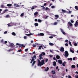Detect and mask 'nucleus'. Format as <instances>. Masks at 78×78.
Instances as JSON below:
<instances>
[{"label":"nucleus","instance_id":"f8f14e48","mask_svg":"<svg viewBox=\"0 0 78 78\" xmlns=\"http://www.w3.org/2000/svg\"><path fill=\"white\" fill-rule=\"evenodd\" d=\"M33 34H31V33H30L29 34H26V36H31V35H33Z\"/></svg>","mask_w":78,"mask_h":78},{"label":"nucleus","instance_id":"4468645a","mask_svg":"<svg viewBox=\"0 0 78 78\" xmlns=\"http://www.w3.org/2000/svg\"><path fill=\"white\" fill-rule=\"evenodd\" d=\"M68 23V24H69V26H70V27H72V26L73 25V24H72V23H71L70 22H69Z\"/></svg>","mask_w":78,"mask_h":78},{"label":"nucleus","instance_id":"ea45409f","mask_svg":"<svg viewBox=\"0 0 78 78\" xmlns=\"http://www.w3.org/2000/svg\"><path fill=\"white\" fill-rule=\"evenodd\" d=\"M58 23L56 22H55L54 23V25H57V24Z\"/></svg>","mask_w":78,"mask_h":78},{"label":"nucleus","instance_id":"9b49d317","mask_svg":"<svg viewBox=\"0 0 78 78\" xmlns=\"http://www.w3.org/2000/svg\"><path fill=\"white\" fill-rule=\"evenodd\" d=\"M58 62L59 64H62V61L61 60H58Z\"/></svg>","mask_w":78,"mask_h":78},{"label":"nucleus","instance_id":"5fc2aeb1","mask_svg":"<svg viewBox=\"0 0 78 78\" xmlns=\"http://www.w3.org/2000/svg\"><path fill=\"white\" fill-rule=\"evenodd\" d=\"M1 42H2L3 44V42H3V39L1 41Z\"/></svg>","mask_w":78,"mask_h":78},{"label":"nucleus","instance_id":"6e6d98bb","mask_svg":"<svg viewBox=\"0 0 78 78\" xmlns=\"http://www.w3.org/2000/svg\"><path fill=\"white\" fill-rule=\"evenodd\" d=\"M51 8H55V6L53 5L51 7Z\"/></svg>","mask_w":78,"mask_h":78},{"label":"nucleus","instance_id":"de8ad7c7","mask_svg":"<svg viewBox=\"0 0 78 78\" xmlns=\"http://www.w3.org/2000/svg\"><path fill=\"white\" fill-rule=\"evenodd\" d=\"M35 9V8H34V7H32L31 9H32V10H33V9Z\"/></svg>","mask_w":78,"mask_h":78},{"label":"nucleus","instance_id":"c85d7f7f","mask_svg":"<svg viewBox=\"0 0 78 78\" xmlns=\"http://www.w3.org/2000/svg\"><path fill=\"white\" fill-rule=\"evenodd\" d=\"M70 51H71V52H72V53H74V51H73V50H72L71 49H70Z\"/></svg>","mask_w":78,"mask_h":78},{"label":"nucleus","instance_id":"dca6fc26","mask_svg":"<svg viewBox=\"0 0 78 78\" xmlns=\"http://www.w3.org/2000/svg\"><path fill=\"white\" fill-rule=\"evenodd\" d=\"M56 58H57V59H59L60 58V56L58 55H57L56 56Z\"/></svg>","mask_w":78,"mask_h":78},{"label":"nucleus","instance_id":"69168bd1","mask_svg":"<svg viewBox=\"0 0 78 78\" xmlns=\"http://www.w3.org/2000/svg\"><path fill=\"white\" fill-rule=\"evenodd\" d=\"M42 9H43L44 10L45 9V7H42Z\"/></svg>","mask_w":78,"mask_h":78},{"label":"nucleus","instance_id":"cd10ccee","mask_svg":"<svg viewBox=\"0 0 78 78\" xmlns=\"http://www.w3.org/2000/svg\"><path fill=\"white\" fill-rule=\"evenodd\" d=\"M42 46H40L38 48V50H41V48H42Z\"/></svg>","mask_w":78,"mask_h":78},{"label":"nucleus","instance_id":"338daca9","mask_svg":"<svg viewBox=\"0 0 78 78\" xmlns=\"http://www.w3.org/2000/svg\"><path fill=\"white\" fill-rule=\"evenodd\" d=\"M53 59L54 60H56V58L55 57H54Z\"/></svg>","mask_w":78,"mask_h":78},{"label":"nucleus","instance_id":"4c0bfd02","mask_svg":"<svg viewBox=\"0 0 78 78\" xmlns=\"http://www.w3.org/2000/svg\"><path fill=\"white\" fill-rule=\"evenodd\" d=\"M41 54H42V55H45V52H42V53H41Z\"/></svg>","mask_w":78,"mask_h":78},{"label":"nucleus","instance_id":"423d86ee","mask_svg":"<svg viewBox=\"0 0 78 78\" xmlns=\"http://www.w3.org/2000/svg\"><path fill=\"white\" fill-rule=\"evenodd\" d=\"M42 56H44L43 55H42V54H41L40 55H39V57H40L39 58V59L40 60H41V59H43V58Z\"/></svg>","mask_w":78,"mask_h":78},{"label":"nucleus","instance_id":"bf43d9fd","mask_svg":"<svg viewBox=\"0 0 78 78\" xmlns=\"http://www.w3.org/2000/svg\"><path fill=\"white\" fill-rule=\"evenodd\" d=\"M68 78H72V77L70 75L68 76Z\"/></svg>","mask_w":78,"mask_h":78},{"label":"nucleus","instance_id":"49530a36","mask_svg":"<svg viewBox=\"0 0 78 78\" xmlns=\"http://www.w3.org/2000/svg\"><path fill=\"white\" fill-rule=\"evenodd\" d=\"M53 37V36H50L49 37V38H50V39H52Z\"/></svg>","mask_w":78,"mask_h":78},{"label":"nucleus","instance_id":"c756f323","mask_svg":"<svg viewBox=\"0 0 78 78\" xmlns=\"http://www.w3.org/2000/svg\"><path fill=\"white\" fill-rule=\"evenodd\" d=\"M8 11V9H5L4 11H3L4 13H5V12H6V11Z\"/></svg>","mask_w":78,"mask_h":78},{"label":"nucleus","instance_id":"412c9836","mask_svg":"<svg viewBox=\"0 0 78 78\" xmlns=\"http://www.w3.org/2000/svg\"><path fill=\"white\" fill-rule=\"evenodd\" d=\"M76 66L75 65H73L71 66V68H75Z\"/></svg>","mask_w":78,"mask_h":78},{"label":"nucleus","instance_id":"c9c22d12","mask_svg":"<svg viewBox=\"0 0 78 78\" xmlns=\"http://www.w3.org/2000/svg\"><path fill=\"white\" fill-rule=\"evenodd\" d=\"M12 34L13 35V36H16V33L14 32H12Z\"/></svg>","mask_w":78,"mask_h":78},{"label":"nucleus","instance_id":"b1692460","mask_svg":"<svg viewBox=\"0 0 78 78\" xmlns=\"http://www.w3.org/2000/svg\"><path fill=\"white\" fill-rule=\"evenodd\" d=\"M34 25L35 26H36V27H37V26L39 25V24H38V23H34Z\"/></svg>","mask_w":78,"mask_h":78},{"label":"nucleus","instance_id":"72a5a7b5","mask_svg":"<svg viewBox=\"0 0 78 78\" xmlns=\"http://www.w3.org/2000/svg\"><path fill=\"white\" fill-rule=\"evenodd\" d=\"M55 17H56V18H58V17H59V16H58V15H55Z\"/></svg>","mask_w":78,"mask_h":78},{"label":"nucleus","instance_id":"680f3d73","mask_svg":"<svg viewBox=\"0 0 78 78\" xmlns=\"http://www.w3.org/2000/svg\"><path fill=\"white\" fill-rule=\"evenodd\" d=\"M46 33H47V34H48L50 32H48V31H47L46 32Z\"/></svg>","mask_w":78,"mask_h":78},{"label":"nucleus","instance_id":"393cba45","mask_svg":"<svg viewBox=\"0 0 78 78\" xmlns=\"http://www.w3.org/2000/svg\"><path fill=\"white\" fill-rule=\"evenodd\" d=\"M13 50V49H10L9 50H7V51L8 52H9V51H12Z\"/></svg>","mask_w":78,"mask_h":78},{"label":"nucleus","instance_id":"0e129e2a","mask_svg":"<svg viewBox=\"0 0 78 78\" xmlns=\"http://www.w3.org/2000/svg\"><path fill=\"white\" fill-rule=\"evenodd\" d=\"M34 8H37V6H36V5L34 6Z\"/></svg>","mask_w":78,"mask_h":78},{"label":"nucleus","instance_id":"473e14b6","mask_svg":"<svg viewBox=\"0 0 78 78\" xmlns=\"http://www.w3.org/2000/svg\"><path fill=\"white\" fill-rule=\"evenodd\" d=\"M69 44L70 45V46H72V43H71V42L70 41H69Z\"/></svg>","mask_w":78,"mask_h":78},{"label":"nucleus","instance_id":"6e6552de","mask_svg":"<svg viewBox=\"0 0 78 78\" xmlns=\"http://www.w3.org/2000/svg\"><path fill=\"white\" fill-rule=\"evenodd\" d=\"M60 30L61 31V32H62V33H63V34H64V35H66V33L64 32V30L62 29H60Z\"/></svg>","mask_w":78,"mask_h":78},{"label":"nucleus","instance_id":"5701e85b","mask_svg":"<svg viewBox=\"0 0 78 78\" xmlns=\"http://www.w3.org/2000/svg\"><path fill=\"white\" fill-rule=\"evenodd\" d=\"M1 8H6V7H5V5H1Z\"/></svg>","mask_w":78,"mask_h":78},{"label":"nucleus","instance_id":"bb28decb","mask_svg":"<svg viewBox=\"0 0 78 78\" xmlns=\"http://www.w3.org/2000/svg\"><path fill=\"white\" fill-rule=\"evenodd\" d=\"M23 16H24V13H22L21 14L20 16L21 17H23Z\"/></svg>","mask_w":78,"mask_h":78},{"label":"nucleus","instance_id":"4d7b16f0","mask_svg":"<svg viewBox=\"0 0 78 78\" xmlns=\"http://www.w3.org/2000/svg\"><path fill=\"white\" fill-rule=\"evenodd\" d=\"M71 23H73L74 22V21L73 20H71Z\"/></svg>","mask_w":78,"mask_h":78},{"label":"nucleus","instance_id":"f3484780","mask_svg":"<svg viewBox=\"0 0 78 78\" xmlns=\"http://www.w3.org/2000/svg\"><path fill=\"white\" fill-rule=\"evenodd\" d=\"M51 73H52V74H55V73H56V72H55V71H54V70H53L51 71Z\"/></svg>","mask_w":78,"mask_h":78},{"label":"nucleus","instance_id":"09e8293b","mask_svg":"<svg viewBox=\"0 0 78 78\" xmlns=\"http://www.w3.org/2000/svg\"><path fill=\"white\" fill-rule=\"evenodd\" d=\"M48 9H49L48 7H46L45 8V10H48Z\"/></svg>","mask_w":78,"mask_h":78},{"label":"nucleus","instance_id":"f704fd0d","mask_svg":"<svg viewBox=\"0 0 78 78\" xmlns=\"http://www.w3.org/2000/svg\"><path fill=\"white\" fill-rule=\"evenodd\" d=\"M75 8L77 10H78V6H75Z\"/></svg>","mask_w":78,"mask_h":78},{"label":"nucleus","instance_id":"a211bd4d","mask_svg":"<svg viewBox=\"0 0 78 78\" xmlns=\"http://www.w3.org/2000/svg\"><path fill=\"white\" fill-rule=\"evenodd\" d=\"M47 69H45L44 70V71H45V72H47V71H48V70H49V68H48V67H47Z\"/></svg>","mask_w":78,"mask_h":78},{"label":"nucleus","instance_id":"1a4fd4ad","mask_svg":"<svg viewBox=\"0 0 78 78\" xmlns=\"http://www.w3.org/2000/svg\"><path fill=\"white\" fill-rule=\"evenodd\" d=\"M9 24L11 25V26H13V25H16V23L11 22L9 23Z\"/></svg>","mask_w":78,"mask_h":78},{"label":"nucleus","instance_id":"3c124183","mask_svg":"<svg viewBox=\"0 0 78 78\" xmlns=\"http://www.w3.org/2000/svg\"><path fill=\"white\" fill-rule=\"evenodd\" d=\"M62 65L63 66V67H65V64H64V63H63L62 64Z\"/></svg>","mask_w":78,"mask_h":78},{"label":"nucleus","instance_id":"052dcab7","mask_svg":"<svg viewBox=\"0 0 78 78\" xmlns=\"http://www.w3.org/2000/svg\"><path fill=\"white\" fill-rule=\"evenodd\" d=\"M8 33V32L7 31H5L4 32V34H6Z\"/></svg>","mask_w":78,"mask_h":78},{"label":"nucleus","instance_id":"37998d69","mask_svg":"<svg viewBox=\"0 0 78 78\" xmlns=\"http://www.w3.org/2000/svg\"><path fill=\"white\" fill-rule=\"evenodd\" d=\"M9 17V15H7L6 16V17Z\"/></svg>","mask_w":78,"mask_h":78},{"label":"nucleus","instance_id":"2f4dec72","mask_svg":"<svg viewBox=\"0 0 78 78\" xmlns=\"http://www.w3.org/2000/svg\"><path fill=\"white\" fill-rule=\"evenodd\" d=\"M73 44L74 46H77V44L76 43H75V42H73Z\"/></svg>","mask_w":78,"mask_h":78},{"label":"nucleus","instance_id":"ddd939ff","mask_svg":"<svg viewBox=\"0 0 78 78\" xmlns=\"http://www.w3.org/2000/svg\"><path fill=\"white\" fill-rule=\"evenodd\" d=\"M33 61V62L32 65V66H34V64H35V63H36V61L34 60Z\"/></svg>","mask_w":78,"mask_h":78},{"label":"nucleus","instance_id":"79ce46f5","mask_svg":"<svg viewBox=\"0 0 78 78\" xmlns=\"http://www.w3.org/2000/svg\"><path fill=\"white\" fill-rule=\"evenodd\" d=\"M24 39H27V37L26 36H25L24 37Z\"/></svg>","mask_w":78,"mask_h":78},{"label":"nucleus","instance_id":"e2e57ef3","mask_svg":"<svg viewBox=\"0 0 78 78\" xmlns=\"http://www.w3.org/2000/svg\"><path fill=\"white\" fill-rule=\"evenodd\" d=\"M28 48H27L25 50V51H28Z\"/></svg>","mask_w":78,"mask_h":78},{"label":"nucleus","instance_id":"2eb2a0df","mask_svg":"<svg viewBox=\"0 0 78 78\" xmlns=\"http://www.w3.org/2000/svg\"><path fill=\"white\" fill-rule=\"evenodd\" d=\"M53 65L54 66H56V62H54Z\"/></svg>","mask_w":78,"mask_h":78},{"label":"nucleus","instance_id":"13d9d810","mask_svg":"<svg viewBox=\"0 0 78 78\" xmlns=\"http://www.w3.org/2000/svg\"><path fill=\"white\" fill-rule=\"evenodd\" d=\"M73 61H75V57L73 58Z\"/></svg>","mask_w":78,"mask_h":78},{"label":"nucleus","instance_id":"f03ea898","mask_svg":"<svg viewBox=\"0 0 78 78\" xmlns=\"http://www.w3.org/2000/svg\"><path fill=\"white\" fill-rule=\"evenodd\" d=\"M32 58L31 60V61L30 62V64H32L33 63V61H34V58L35 59H36V55H34L33 57H32Z\"/></svg>","mask_w":78,"mask_h":78},{"label":"nucleus","instance_id":"7c9ffc66","mask_svg":"<svg viewBox=\"0 0 78 78\" xmlns=\"http://www.w3.org/2000/svg\"><path fill=\"white\" fill-rule=\"evenodd\" d=\"M38 22L39 23L42 22V20L40 19H38Z\"/></svg>","mask_w":78,"mask_h":78},{"label":"nucleus","instance_id":"a18cd8bd","mask_svg":"<svg viewBox=\"0 0 78 78\" xmlns=\"http://www.w3.org/2000/svg\"><path fill=\"white\" fill-rule=\"evenodd\" d=\"M22 51V49H20L18 51V52H20V51Z\"/></svg>","mask_w":78,"mask_h":78},{"label":"nucleus","instance_id":"6ab92c4d","mask_svg":"<svg viewBox=\"0 0 78 78\" xmlns=\"http://www.w3.org/2000/svg\"><path fill=\"white\" fill-rule=\"evenodd\" d=\"M76 25H78V22L77 21H76L75 24V27H77Z\"/></svg>","mask_w":78,"mask_h":78},{"label":"nucleus","instance_id":"4be33fe9","mask_svg":"<svg viewBox=\"0 0 78 78\" xmlns=\"http://www.w3.org/2000/svg\"><path fill=\"white\" fill-rule=\"evenodd\" d=\"M49 45H51V46H53V45H54V44L51 43H49Z\"/></svg>","mask_w":78,"mask_h":78},{"label":"nucleus","instance_id":"58836bf2","mask_svg":"<svg viewBox=\"0 0 78 78\" xmlns=\"http://www.w3.org/2000/svg\"><path fill=\"white\" fill-rule=\"evenodd\" d=\"M2 43L4 44H7V43H8V42L6 41H5V42H2Z\"/></svg>","mask_w":78,"mask_h":78},{"label":"nucleus","instance_id":"864d4df0","mask_svg":"<svg viewBox=\"0 0 78 78\" xmlns=\"http://www.w3.org/2000/svg\"><path fill=\"white\" fill-rule=\"evenodd\" d=\"M48 59H47L45 60V62H48Z\"/></svg>","mask_w":78,"mask_h":78},{"label":"nucleus","instance_id":"603ef678","mask_svg":"<svg viewBox=\"0 0 78 78\" xmlns=\"http://www.w3.org/2000/svg\"><path fill=\"white\" fill-rule=\"evenodd\" d=\"M7 25H8V26H9V27H11V25L9 24H7Z\"/></svg>","mask_w":78,"mask_h":78},{"label":"nucleus","instance_id":"774afa93","mask_svg":"<svg viewBox=\"0 0 78 78\" xmlns=\"http://www.w3.org/2000/svg\"><path fill=\"white\" fill-rule=\"evenodd\" d=\"M65 41L66 42H68V40H66Z\"/></svg>","mask_w":78,"mask_h":78},{"label":"nucleus","instance_id":"e433bc0d","mask_svg":"<svg viewBox=\"0 0 78 78\" xmlns=\"http://www.w3.org/2000/svg\"><path fill=\"white\" fill-rule=\"evenodd\" d=\"M68 60L69 61H70V60H71V61H72V58H68Z\"/></svg>","mask_w":78,"mask_h":78},{"label":"nucleus","instance_id":"39448f33","mask_svg":"<svg viewBox=\"0 0 78 78\" xmlns=\"http://www.w3.org/2000/svg\"><path fill=\"white\" fill-rule=\"evenodd\" d=\"M60 51L61 52H64V48L63 47H61L60 48Z\"/></svg>","mask_w":78,"mask_h":78},{"label":"nucleus","instance_id":"7ed1b4c3","mask_svg":"<svg viewBox=\"0 0 78 78\" xmlns=\"http://www.w3.org/2000/svg\"><path fill=\"white\" fill-rule=\"evenodd\" d=\"M65 58H67V57H68V56H69V52H68V51H65Z\"/></svg>","mask_w":78,"mask_h":78},{"label":"nucleus","instance_id":"9d476101","mask_svg":"<svg viewBox=\"0 0 78 78\" xmlns=\"http://www.w3.org/2000/svg\"><path fill=\"white\" fill-rule=\"evenodd\" d=\"M19 47H24L25 48V46H24L23 44H19V45H18Z\"/></svg>","mask_w":78,"mask_h":78},{"label":"nucleus","instance_id":"0eeeda50","mask_svg":"<svg viewBox=\"0 0 78 78\" xmlns=\"http://www.w3.org/2000/svg\"><path fill=\"white\" fill-rule=\"evenodd\" d=\"M37 36H44V34L42 33H41L38 34Z\"/></svg>","mask_w":78,"mask_h":78},{"label":"nucleus","instance_id":"8fccbe9b","mask_svg":"<svg viewBox=\"0 0 78 78\" xmlns=\"http://www.w3.org/2000/svg\"><path fill=\"white\" fill-rule=\"evenodd\" d=\"M66 46H68L69 45V44H68V43H66L65 44Z\"/></svg>","mask_w":78,"mask_h":78},{"label":"nucleus","instance_id":"20e7f679","mask_svg":"<svg viewBox=\"0 0 78 78\" xmlns=\"http://www.w3.org/2000/svg\"><path fill=\"white\" fill-rule=\"evenodd\" d=\"M9 44L10 47H15V45L13 43H10Z\"/></svg>","mask_w":78,"mask_h":78},{"label":"nucleus","instance_id":"a19ab883","mask_svg":"<svg viewBox=\"0 0 78 78\" xmlns=\"http://www.w3.org/2000/svg\"><path fill=\"white\" fill-rule=\"evenodd\" d=\"M37 14H38V13L37 12H35L34 13V15H37Z\"/></svg>","mask_w":78,"mask_h":78},{"label":"nucleus","instance_id":"f257e3e1","mask_svg":"<svg viewBox=\"0 0 78 78\" xmlns=\"http://www.w3.org/2000/svg\"><path fill=\"white\" fill-rule=\"evenodd\" d=\"M37 61L38 66H40V67H41L42 66L44 65V64H45V60H42L41 62L40 60L37 59Z\"/></svg>","mask_w":78,"mask_h":78},{"label":"nucleus","instance_id":"aec40b11","mask_svg":"<svg viewBox=\"0 0 78 78\" xmlns=\"http://www.w3.org/2000/svg\"><path fill=\"white\" fill-rule=\"evenodd\" d=\"M62 12H63V13H65L66 12V11L64 10L63 9H62Z\"/></svg>","mask_w":78,"mask_h":78},{"label":"nucleus","instance_id":"c03bdc74","mask_svg":"<svg viewBox=\"0 0 78 78\" xmlns=\"http://www.w3.org/2000/svg\"><path fill=\"white\" fill-rule=\"evenodd\" d=\"M48 17V16H47L45 17L44 18L45 19H47Z\"/></svg>","mask_w":78,"mask_h":78},{"label":"nucleus","instance_id":"a878e982","mask_svg":"<svg viewBox=\"0 0 78 78\" xmlns=\"http://www.w3.org/2000/svg\"><path fill=\"white\" fill-rule=\"evenodd\" d=\"M7 6H8V7L11 6H12V4H8L7 5Z\"/></svg>","mask_w":78,"mask_h":78}]
</instances>
